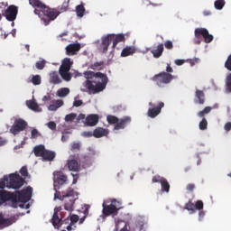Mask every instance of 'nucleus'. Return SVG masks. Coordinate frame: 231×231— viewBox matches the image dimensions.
I'll return each instance as SVG.
<instances>
[{"label":"nucleus","instance_id":"18","mask_svg":"<svg viewBox=\"0 0 231 231\" xmlns=\"http://www.w3.org/2000/svg\"><path fill=\"white\" fill-rule=\"evenodd\" d=\"M80 43H70L65 48L66 54L69 56L77 55V52L80 51Z\"/></svg>","mask_w":231,"mask_h":231},{"label":"nucleus","instance_id":"45","mask_svg":"<svg viewBox=\"0 0 231 231\" xmlns=\"http://www.w3.org/2000/svg\"><path fill=\"white\" fill-rule=\"evenodd\" d=\"M20 174L23 176V178H28V168L26 166H23L20 170Z\"/></svg>","mask_w":231,"mask_h":231},{"label":"nucleus","instance_id":"6","mask_svg":"<svg viewBox=\"0 0 231 231\" xmlns=\"http://www.w3.org/2000/svg\"><path fill=\"white\" fill-rule=\"evenodd\" d=\"M106 121L110 125H115L114 129L115 131H120V129H125L128 124H131V118L129 116H125L122 119H118V117L115 116H107Z\"/></svg>","mask_w":231,"mask_h":231},{"label":"nucleus","instance_id":"48","mask_svg":"<svg viewBox=\"0 0 231 231\" xmlns=\"http://www.w3.org/2000/svg\"><path fill=\"white\" fill-rule=\"evenodd\" d=\"M38 136H41V133H39V130H37V129H32V130L31 131V138L35 139V138H37Z\"/></svg>","mask_w":231,"mask_h":231},{"label":"nucleus","instance_id":"31","mask_svg":"<svg viewBox=\"0 0 231 231\" xmlns=\"http://www.w3.org/2000/svg\"><path fill=\"white\" fill-rule=\"evenodd\" d=\"M14 221L12 220V218H5L3 217V214H0V227L10 226V225H12Z\"/></svg>","mask_w":231,"mask_h":231},{"label":"nucleus","instance_id":"49","mask_svg":"<svg viewBox=\"0 0 231 231\" xmlns=\"http://www.w3.org/2000/svg\"><path fill=\"white\" fill-rule=\"evenodd\" d=\"M70 150L80 151V143H72Z\"/></svg>","mask_w":231,"mask_h":231},{"label":"nucleus","instance_id":"34","mask_svg":"<svg viewBox=\"0 0 231 231\" xmlns=\"http://www.w3.org/2000/svg\"><path fill=\"white\" fill-rule=\"evenodd\" d=\"M30 82H32V84H33V86H41V84L42 82V78L39 74L34 75V76H32Z\"/></svg>","mask_w":231,"mask_h":231},{"label":"nucleus","instance_id":"22","mask_svg":"<svg viewBox=\"0 0 231 231\" xmlns=\"http://www.w3.org/2000/svg\"><path fill=\"white\" fill-rule=\"evenodd\" d=\"M112 36L113 45L112 48H116L119 42H125V34L119 33V34H108Z\"/></svg>","mask_w":231,"mask_h":231},{"label":"nucleus","instance_id":"33","mask_svg":"<svg viewBox=\"0 0 231 231\" xmlns=\"http://www.w3.org/2000/svg\"><path fill=\"white\" fill-rule=\"evenodd\" d=\"M68 95H69V88H62L57 91V97L60 98H64V97H68Z\"/></svg>","mask_w":231,"mask_h":231},{"label":"nucleus","instance_id":"15","mask_svg":"<svg viewBox=\"0 0 231 231\" xmlns=\"http://www.w3.org/2000/svg\"><path fill=\"white\" fill-rule=\"evenodd\" d=\"M29 5L34 8V14L38 17L42 16V12L46 8V5L41 0H29Z\"/></svg>","mask_w":231,"mask_h":231},{"label":"nucleus","instance_id":"47","mask_svg":"<svg viewBox=\"0 0 231 231\" xmlns=\"http://www.w3.org/2000/svg\"><path fill=\"white\" fill-rule=\"evenodd\" d=\"M225 68L231 71V55L228 56L227 60L225 62Z\"/></svg>","mask_w":231,"mask_h":231},{"label":"nucleus","instance_id":"55","mask_svg":"<svg viewBox=\"0 0 231 231\" xmlns=\"http://www.w3.org/2000/svg\"><path fill=\"white\" fill-rule=\"evenodd\" d=\"M81 134L82 136H85V138H91V136H93V132L86 131L83 132Z\"/></svg>","mask_w":231,"mask_h":231},{"label":"nucleus","instance_id":"50","mask_svg":"<svg viewBox=\"0 0 231 231\" xmlns=\"http://www.w3.org/2000/svg\"><path fill=\"white\" fill-rule=\"evenodd\" d=\"M195 208H196V210H203V201L198 200L195 203Z\"/></svg>","mask_w":231,"mask_h":231},{"label":"nucleus","instance_id":"27","mask_svg":"<svg viewBox=\"0 0 231 231\" xmlns=\"http://www.w3.org/2000/svg\"><path fill=\"white\" fill-rule=\"evenodd\" d=\"M27 107L31 109L32 111H35V113H40L41 108L39 107V104H37L33 100H28L26 101Z\"/></svg>","mask_w":231,"mask_h":231},{"label":"nucleus","instance_id":"62","mask_svg":"<svg viewBox=\"0 0 231 231\" xmlns=\"http://www.w3.org/2000/svg\"><path fill=\"white\" fill-rule=\"evenodd\" d=\"M49 100H51V97L50 96H44L42 97V102H48Z\"/></svg>","mask_w":231,"mask_h":231},{"label":"nucleus","instance_id":"30","mask_svg":"<svg viewBox=\"0 0 231 231\" xmlns=\"http://www.w3.org/2000/svg\"><path fill=\"white\" fill-rule=\"evenodd\" d=\"M161 189L162 192H171V184L169 183V180H167V179L164 178L162 182H161Z\"/></svg>","mask_w":231,"mask_h":231},{"label":"nucleus","instance_id":"35","mask_svg":"<svg viewBox=\"0 0 231 231\" xmlns=\"http://www.w3.org/2000/svg\"><path fill=\"white\" fill-rule=\"evenodd\" d=\"M51 223H52L53 226H59V225H60V218L59 217L58 211H54V214L51 218Z\"/></svg>","mask_w":231,"mask_h":231},{"label":"nucleus","instance_id":"61","mask_svg":"<svg viewBox=\"0 0 231 231\" xmlns=\"http://www.w3.org/2000/svg\"><path fill=\"white\" fill-rule=\"evenodd\" d=\"M198 62H199V59L198 58H195L194 60H190L191 66H194L195 63H198Z\"/></svg>","mask_w":231,"mask_h":231},{"label":"nucleus","instance_id":"5","mask_svg":"<svg viewBox=\"0 0 231 231\" xmlns=\"http://www.w3.org/2000/svg\"><path fill=\"white\" fill-rule=\"evenodd\" d=\"M71 66H73V60H71L69 58L63 59L61 65L59 69V75H60L62 80H65V82H69L73 76L71 75Z\"/></svg>","mask_w":231,"mask_h":231},{"label":"nucleus","instance_id":"4","mask_svg":"<svg viewBox=\"0 0 231 231\" xmlns=\"http://www.w3.org/2000/svg\"><path fill=\"white\" fill-rule=\"evenodd\" d=\"M59 199H60V201H65L64 210H67V212H73V206L75 205V201L79 199V193H77L75 189L69 188L66 191L60 194Z\"/></svg>","mask_w":231,"mask_h":231},{"label":"nucleus","instance_id":"51","mask_svg":"<svg viewBox=\"0 0 231 231\" xmlns=\"http://www.w3.org/2000/svg\"><path fill=\"white\" fill-rule=\"evenodd\" d=\"M79 219V215L70 216V225H75V223H77Z\"/></svg>","mask_w":231,"mask_h":231},{"label":"nucleus","instance_id":"14","mask_svg":"<svg viewBox=\"0 0 231 231\" xmlns=\"http://www.w3.org/2000/svg\"><path fill=\"white\" fill-rule=\"evenodd\" d=\"M54 188L60 187V185H66L68 183V176L64 175L61 171L53 172Z\"/></svg>","mask_w":231,"mask_h":231},{"label":"nucleus","instance_id":"9","mask_svg":"<svg viewBox=\"0 0 231 231\" xmlns=\"http://www.w3.org/2000/svg\"><path fill=\"white\" fill-rule=\"evenodd\" d=\"M118 210H120V202H118L116 199H112L111 204L106 205V203H103V209L102 214L106 217H108V216H116L118 214Z\"/></svg>","mask_w":231,"mask_h":231},{"label":"nucleus","instance_id":"26","mask_svg":"<svg viewBox=\"0 0 231 231\" xmlns=\"http://www.w3.org/2000/svg\"><path fill=\"white\" fill-rule=\"evenodd\" d=\"M45 151H46V148L42 144L37 145L33 149V152L35 156L41 157V158H42V156L44 155Z\"/></svg>","mask_w":231,"mask_h":231},{"label":"nucleus","instance_id":"63","mask_svg":"<svg viewBox=\"0 0 231 231\" xmlns=\"http://www.w3.org/2000/svg\"><path fill=\"white\" fill-rule=\"evenodd\" d=\"M84 118H86V115H84V114H79L78 116V120H84Z\"/></svg>","mask_w":231,"mask_h":231},{"label":"nucleus","instance_id":"36","mask_svg":"<svg viewBox=\"0 0 231 231\" xmlns=\"http://www.w3.org/2000/svg\"><path fill=\"white\" fill-rule=\"evenodd\" d=\"M76 12H77L78 17H84V13L86 12V8L82 5H77Z\"/></svg>","mask_w":231,"mask_h":231},{"label":"nucleus","instance_id":"54","mask_svg":"<svg viewBox=\"0 0 231 231\" xmlns=\"http://www.w3.org/2000/svg\"><path fill=\"white\" fill-rule=\"evenodd\" d=\"M129 222H125L123 228L120 229V231H134V229H129Z\"/></svg>","mask_w":231,"mask_h":231},{"label":"nucleus","instance_id":"20","mask_svg":"<svg viewBox=\"0 0 231 231\" xmlns=\"http://www.w3.org/2000/svg\"><path fill=\"white\" fill-rule=\"evenodd\" d=\"M98 124V115L91 114L85 119V125L88 127H95Z\"/></svg>","mask_w":231,"mask_h":231},{"label":"nucleus","instance_id":"42","mask_svg":"<svg viewBox=\"0 0 231 231\" xmlns=\"http://www.w3.org/2000/svg\"><path fill=\"white\" fill-rule=\"evenodd\" d=\"M75 118H77V114H75V113L68 114L65 116V122H73V120H75Z\"/></svg>","mask_w":231,"mask_h":231},{"label":"nucleus","instance_id":"24","mask_svg":"<svg viewBox=\"0 0 231 231\" xmlns=\"http://www.w3.org/2000/svg\"><path fill=\"white\" fill-rule=\"evenodd\" d=\"M194 102L199 105L205 104V92L203 90H196Z\"/></svg>","mask_w":231,"mask_h":231},{"label":"nucleus","instance_id":"60","mask_svg":"<svg viewBox=\"0 0 231 231\" xmlns=\"http://www.w3.org/2000/svg\"><path fill=\"white\" fill-rule=\"evenodd\" d=\"M71 176H73V185H75L77 183V180H79V174H71Z\"/></svg>","mask_w":231,"mask_h":231},{"label":"nucleus","instance_id":"11","mask_svg":"<svg viewBox=\"0 0 231 231\" xmlns=\"http://www.w3.org/2000/svg\"><path fill=\"white\" fill-rule=\"evenodd\" d=\"M26 127H28V123L24 119H15L14 125L9 129V133L14 134V136H17V134L24 131Z\"/></svg>","mask_w":231,"mask_h":231},{"label":"nucleus","instance_id":"44","mask_svg":"<svg viewBox=\"0 0 231 231\" xmlns=\"http://www.w3.org/2000/svg\"><path fill=\"white\" fill-rule=\"evenodd\" d=\"M164 47L166 50H173L174 48V43L171 40H167L164 42Z\"/></svg>","mask_w":231,"mask_h":231},{"label":"nucleus","instance_id":"52","mask_svg":"<svg viewBox=\"0 0 231 231\" xmlns=\"http://www.w3.org/2000/svg\"><path fill=\"white\" fill-rule=\"evenodd\" d=\"M82 104H84V102L80 99H79V100L75 99L73 102L74 107H80V106H82Z\"/></svg>","mask_w":231,"mask_h":231},{"label":"nucleus","instance_id":"21","mask_svg":"<svg viewBox=\"0 0 231 231\" xmlns=\"http://www.w3.org/2000/svg\"><path fill=\"white\" fill-rule=\"evenodd\" d=\"M49 82L50 84H53L54 86H57L59 84H62V79H60V76H59V72L57 71H51L49 74Z\"/></svg>","mask_w":231,"mask_h":231},{"label":"nucleus","instance_id":"56","mask_svg":"<svg viewBox=\"0 0 231 231\" xmlns=\"http://www.w3.org/2000/svg\"><path fill=\"white\" fill-rule=\"evenodd\" d=\"M176 66H183L185 64V60H175Z\"/></svg>","mask_w":231,"mask_h":231},{"label":"nucleus","instance_id":"41","mask_svg":"<svg viewBox=\"0 0 231 231\" xmlns=\"http://www.w3.org/2000/svg\"><path fill=\"white\" fill-rule=\"evenodd\" d=\"M185 209L189 210L190 212H196V208L194 203L189 201L186 205H185Z\"/></svg>","mask_w":231,"mask_h":231},{"label":"nucleus","instance_id":"8","mask_svg":"<svg viewBox=\"0 0 231 231\" xmlns=\"http://www.w3.org/2000/svg\"><path fill=\"white\" fill-rule=\"evenodd\" d=\"M173 79L174 76L165 71L156 74L152 78V82H155L159 88H163V86L171 84Z\"/></svg>","mask_w":231,"mask_h":231},{"label":"nucleus","instance_id":"29","mask_svg":"<svg viewBox=\"0 0 231 231\" xmlns=\"http://www.w3.org/2000/svg\"><path fill=\"white\" fill-rule=\"evenodd\" d=\"M64 106V101L62 99H58L55 101V104L50 105L48 109L49 111H57L59 107H62Z\"/></svg>","mask_w":231,"mask_h":231},{"label":"nucleus","instance_id":"46","mask_svg":"<svg viewBox=\"0 0 231 231\" xmlns=\"http://www.w3.org/2000/svg\"><path fill=\"white\" fill-rule=\"evenodd\" d=\"M47 127H49V129H51V131H55L57 129V124L53 121H50L49 123H47Z\"/></svg>","mask_w":231,"mask_h":231},{"label":"nucleus","instance_id":"43","mask_svg":"<svg viewBox=\"0 0 231 231\" xmlns=\"http://www.w3.org/2000/svg\"><path fill=\"white\" fill-rule=\"evenodd\" d=\"M165 180V178H163L160 175H155V176L152 177V183H162V180Z\"/></svg>","mask_w":231,"mask_h":231},{"label":"nucleus","instance_id":"58","mask_svg":"<svg viewBox=\"0 0 231 231\" xmlns=\"http://www.w3.org/2000/svg\"><path fill=\"white\" fill-rule=\"evenodd\" d=\"M225 131H231V122H228L224 126Z\"/></svg>","mask_w":231,"mask_h":231},{"label":"nucleus","instance_id":"2","mask_svg":"<svg viewBox=\"0 0 231 231\" xmlns=\"http://www.w3.org/2000/svg\"><path fill=\"white\" fill-rule=\"evenodd\" d=\"M32 192H33L32 187H27L26 189L15 191L14 193L0 190V199L1 201H11L13 207L17 208V203H28V201L32 199Z\"/></svg>","mask_w":231,"mask_h":231},{"label":"nucleus","instance_id":"3","mask_svg":"<svg viewBox=\"0 0 231 231\" xmlns=\"http://www.w3.org/2000/svg\"><path fill=\"white\" fill-rule=\"evenodd\" d=\"M68 10V5H63L61 7L50 8L46 5L42 13V16H39L43 21L45 26H48L51 21H55L58 15L64 14Z\"/></svg>","mask_w":231,"mask_h":231},{"label":"nucleus","instance_id":"10","mask_svg":"<svg viewBox=\"0 0 231 231\" xmlns=\"http://www.w3.org/2000/svg\"><path fill=\"white\" fill-rule=\"evenodd\" d=\"M65 167L72 172H79L80 171V157L79 154L69 155Z\"/></svg>","mask_w":231,"mask_h":231},{"label":"nucleus","instance_id":"39","mask_svg":"<svg viewBox=\"0 0 231 231\" xmlns=\"http://www.w3.org/2000/svg\"><path fill=\"white\" fill-rule=\"evenodd\" d=\"M199 127L200 131H205L207 127H208V122L207 121V118L203 117L202 120L199 122Z\"/></svg>","mask_w":231,"mask_h":231},{"label":"nucleus","instance_id":"59","mask_svg":"<svg viewBox=\"0 0 231 231\" xmlns=\"http://www.w3.org/2000/svg\"><path fill=\"white\" fill-rule=\"evenodd\" d=\"M172 71H174L172 69V67H171V64H167V67H166V73H172Z\"/></svg>","mask_w":231,"mask_h":231},{"label":"nucleus","instance_id":"17","mask_svg":"<svg viewBox=\"0 0 231 231\" xmlns=\"http://www.w3.org/2000/svg\"><path fill=\"white\" fill-rule=\"evenodd\" d=\"M113 42V36L112 35H106L102 38L101 44L99 45V51L102 53H107V50L109 49V46Z\"/></svg>","mask_w":231,"mask_h":231},{"label":"nucleus","instance_id":"16","mask_svg":"<svg viewBox=\"0 0 231 231\" xmlns=\"http://www.w3.org/2000/svg\"><path fill=\"white\" fill-rule=\"evenodd\" d=\"M19 13V8L15 5H9L5 11L4 16L10 22L15 21L17 19V14Z\"/></svg>","mask_w":231,"mask_h":231},{"label":"nucleus","instance_id":"12","mask_svg":"<svg viewBox=\"0 0 231 231\" xmlns=\"http://www.w3.org/2000/svg\"><path fill=\"white\" fill-rule=\"evenodd\" d=\"M195 37L197 39H200L201 37H203L204 42H206V44H208V43L212 42V41H214V36L212 34H210L208 32V30L205 29V28L195 29Z\"/></svg>","mask_w":231,"mask_h":231},{"label":"nucleus","instance_id":"40","mask_svg":"<svg viewBox=\"0 0 231 231\" xmlns=\"http://www.w3.org/2000/svg\"><path fill=\"white\" fill-rule=\"evenodd\" d=\"M36 69H42L46 67V60H39L35 63Z\"/></svg>","mask_w":231,"mask_h":231},{"label":"nucleus","instance_id":"1","mask_svg":"<svg viewBox=\"0 0 231 231\" xmlns=\"http://www.w3.org/2000/svg\"><path fill=\"white\" fill-rule=\"evenodd\" d=\"M84 77L87 79V81L85 82V88L88 89L90 93H93V95L104 91L107 86V83L109 82L107 75L102 72H93L91 70H87L84 72Z\"/></svg>","mask_w":231,"mask_h":231},{"label":"nucleus","instance_id":"32","mask_svg":"<svg viewBox=\"0 0 231 231\" xmlns=\"http://www.w3.org/2000/svg\"><path fill=\"white\" fill-rule=\"evenodd\" d=\"M90 69L97 70V71H102L104 69V61H97L93 64L90 65Z\"/></svg>","mask_w":231,"mask_h":231},{"label":"nucleus","instance_id":"19","mask_svg":"<svg viewBox=\"0 0 231 231\" xmlns=\"http://www.w3.org/2000/svg\"><path fill=\"white\" fill-rule=\"evenodd\" d=\"M163 51H165L163 43H159L156 47H153L150 51V53H152L153 59H160V57H162V55H163Z\"/></svg>","mask_w":231,"mask_h":231},{"label":"nucleus","instance_id":"25","mask_svg":"<svg viewBox=\"0 0 231 231\" xmlns=\"http://www.w3.org/2000/svg\"><path fill=\"white\" fill-rule=\"evenodd\" d=\"M55 152L45 150V152H43V156H42V158L45 160V162H53V160H55Z\"/></svg>","mask_w":231,"mask_h":231},{"label":"nucleus","instance_id":"28","mask_svg":"<svg viewBox=\"0 0 231 231\" xmlns=\"http://www.w3.org/2000/svg\"><path fill=\"white\" fill-rule=\"evenodd\" d=\"M134 53H136V49H134V47H125L121 52V57H129V55H133Z\"/></svg>","mask_w":231,"mask_h":231},{"label":"nucleus","instance_id":"53","mask_svg":"<svg viewBox=\"0 0 231 231\" xmlns=\"http://www.w3.org/2000/svg\"><path fill=\"white\" fill-rule=\"evenodd\" d=\"M195 189H196L195 184H188L186 187V190H188L189 192H192V190H194Z\"/></svg>","mask_w":231,"mask_h":231},{"label":"nucleus","instance_id":"38","mask_svg":"<svg viewBox=\"0 0 231 231\" xmlns=\"http://www.w3.org/2000/svg\"><path fill=\"white\" fill-rule=\"evenodd\" d=\"M210 111H212V107L206 106L202 111H199L198 113V116H199V118H204L205 115H208Z\"/></svg>","mask_w":231,"mask_h":231},{"label":"nucleus","instance_id":"13","mask_svg":"<svg viewBox=\"0 0 231 231\" xmlns=\"http://www.w3.org/2000/svg\"><path fill=\"white\" fill-rule=\"evenodd\" d=\"M149 106L151 108L148 109L147 116L150 118H156V116L162 113V108L165 107V103L161 101L156 106L152 102H150Z\"/></svg>","mask_w":231,"mask_h":231},{"label":"nucleus","instance_id":"37","mask_svg":"<svg viewBox=\"0 0 231 231\" xmlns=\"http://www.w3.org/2000/svg\"><path fill=\"white\" fill-rule=\"evenodd\" d=\"M225 5V0H216L214 3V6L217 10H223Z\"/></svg>","mask_w":231,"mask_h":231},{"label":"nucleus","instance_id":"57","mask_svg":"<svg viewBox=\"0 0 231 231\" xmlns=\"http://www.w3.org/2000/svg\"><path fill=\"white\" fill-rule=\"evenodd\" d=\"M84 214H85V216L79 219V225H82V223H84V221H86V216H87V214H88V208L85 210Z\"/></svg>","mask_w":231,"mask_h":231},{"label":"nucleus","instance_id":"7","mask_svg":"<svg viewBox=\"0 0 231 231\" xmlns=\"http://www.w3.org/2000/svg\"><path fill=\"white\" fill-rule=\"evenodd\" d=\"M5 181L8 189H14L15 190H17V189H21V187L24 185V179L21 177L19 173L10 174L9 177L5 179Z\"/></svg>","mask_w":231,"mask_h":231},{"label":"nucleus","instance_id":"23","mask_svg":"<svg viewBox=\"0 0 231 231\" xmlns=\"http://www.w3.org/2000/svg\"><path fill=\"white\" fill-rule=\"evenodd\" d=\"M109 134V131L107 129L102 128V127H97L93 131V136L94 138H102L104 136H107Z\"/></svg>","mask_w":231,"mask_h":231},{"label":"nucleus","instance_id":"64","mask_svg":"<svg viewBox=\"0 0 231 231\" xmlns=\"http://www.w3.org/2000/svg\"><path fill=\"white\" fill-rule=\"evenodd\" d=\"M6 187V183L5 181H0V189H5Z\"/></svg>","mask_w":231,"mask_h":231}]
</instances>
